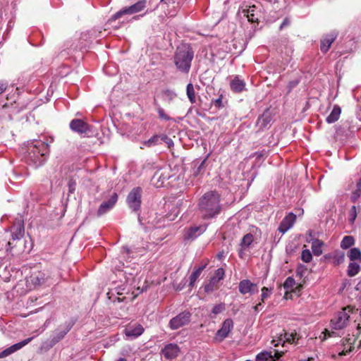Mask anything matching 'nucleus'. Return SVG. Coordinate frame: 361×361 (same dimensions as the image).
<instances>
[{
    "label": "nucleus",
    "mask_w": 361,
    "mask_h": 361,
    "mask_svg": "<svg viewBox=\"0 0 361 361\" xmlns=\"http://www.w3.org/2000/svg\"><path fill=\"white\" fill-rule=\"evenodd\" d=\"M197 209L204 220L216 218L223 209L221 195L215 190L205 192L198 201Z\"/></svg>",
    "instance_id": "obj_1"
},
{
    "label": "nucleus",
    "mask_w": 361,
    "mask_h": 361,
    "mask_svg": "<svg viewBox=\"0 0 361 361\" xmlns=\"http://www.w3.org/2000/svg\"><path fill=\"white\" fill-rule=\"evenodd\" d=\"M195 51L190 44L182 43L178 45L173 54V63L176 69L184 74H188L191 68Z\"/></svg>",
    "instance_id": "obj_2"
},
{
    "label": "nucleus",
    "mask_w": 361,
    "mask_h": 361,
    "mask_svg": "<svg viewBox=\"0 0 361 361\" xmlns=\"http://www.w3.org/2000/svg\"><path fill=\"white\" fill-rule=\"evenodd\" d=\"M49 153L48 144L41 140H36L28 145L26 161L28 164L37 168L45 162Z\"/></svg>",
    "instance_id": "obj_3"
},
{
    "label": "nucleus",
    "mask_w": 361,
    "mask_h": 361,
    "mask_svg": "<svg viewBox=\"0 0 361 361\" xmlns=\"http://www.w3.org/2000/svg\"><path fill=\"white\" fill-rule=\"evenodd\" d=\"M69 127L72 131L83 137H90L92 133V126L80 118L73 119L69 123Z\"/></svg>",
    "instance_id": "obj_4"
},
{
    "label": "nucleus",
    "mask_w": 361,
    "mask_h": 361,
    "mask_svg": "<svg viewBox=\"0 0 361 361\" xmlns=\"http://www.w3.org/2000/svg\"><path fill=\"white\" fill-rule=\"evenodd\" d=\"M351 310L349 307H344L338 312L331 320V326L334 329H342L348 323Z\"/></svg>",
    "instance_id": "obj_5"
},
{
    "label": "nucleus",
    "mask_w": 361,
    "mask_h": 361,
    "mask_svg": "<svg viewBox=\"0 0 361 361\" xmlns=\"http://www.w3.org/2000/svg\"><path fill=\"white\" fill-rule=\"evenodd\" d=\"M51 279L49 274L47 272L38 271L34 272L27 279V282L30 286V288H36L37 287L51 283Z\"/></svg>",
    "instance_id": "obj_6"
},
{
    "label": "nucleus",
    "mask_w": 361,
    "mask_h": 361,
    "mask_svg": "<svg viewBox=\"0 0 361 361\" xmlns=\"http://www.w3.org/2000/svg\"><path fill=\"white\" fill-rule=\"evenodd\" d=\"M146 6V0H140L133 5H131L128 7H124L115 14H114L109 21L112 22L120 18L124 15H130L133 13H138L142 11Z\"/></svg>",
    "instance_id": "obj_7"
},
{
    "label": "nucleus",
    "mask_w": 361,
    "mask_h": 361,
    "mask_svg": "<svg viewBox=\"0 0 361 361\" xmlns=\"http://www.w3.org/2000/svg\"><path fill=\"white\" fill-rule=\"evenodd\" d=\"M75 322L73 320H70L68 322H66L64 324L60 325L54 331V335L51 337L49 340V347L52 348L59 341H61L65 336L69 332V331L73 328Z\"/></svg>",
    "instance_id": "obj_8"
},
{
    "label": "nucleus",
    "mask_w": 361,
    "mask_h": 361,
    "mask_svg": "<svg viewBox=\"0 0 361 361\" xmlns=\"http://www.w3.org/2000/svg\"><path fill=\"white\" fill-rule=\"evenodd\" d=\"M142 188L140 187L134 188L128 195L126 202L129 208L135 212L140 211L142 203Z\"/></svg>",
    "instance_id": "obj_9"
},
{
    "label": "nucleus",
    "mask_w": 361,
    "mask_h": 361,
    "mask_svg": "<svg viewBox=\"0 0 361 361\" xmlns=\"http://www.w3.org/2000/svg\"><path fill=\"white\" fill-rule=\"evenodd\" d=\"M191 317L192 314L189 311H183L170 319L169 326L171 330H177L188 325Z\"/></svg>",
    "instance_id": "obj_10"
},
{
    "label": "nucleus",
    "mask_w": 361,
    "mask_h": 361,
    "mask_svg": "<svg viewBox=\"0 0 361 361\" xmlns=\"http://www.w3.org/2000/svg\"><path fill=\"white\" fill-rule=\"evenodd\" d=\"M144 331L143 326L138 323L129 324L125 327L123 334L128 339L132 340L141 336Z\"/></svg>",
    "instance_id": "obj_11"
},
{
    "label": "nucleus",
    "mask_w": 361,
    "mask_h": 361,
    "mask_svg": "<svg viewBox=\"0 0 361 361\" xmlns=\"http://www.w3.org/2000/svg\"><path fill=\"white\" fill-rule=\"evenodd\" d=\"M118 197L117 193L113 192L108 200L104 201L97 209V216H101L113 209L118 201Z\"/></svg>",
    "instance_id": "obj_12"
},
{
    "label": "nucleus",
    "mask_w": 361,
    "mask_h": 361,
    "mask_svg": "<svg viewBox=\"0 0 361 361\" xmlns=\"http://www.w3.org/2000/svg\"><path fill=\"white\" fill-rule=\"evenodd\" d=\"M325 260L329 261L334 267H338L345 262V255L344 252L336 250L324 255Z\"/></svg>",
    "instance_id": "obj_13"
},
{
    "label": "nucleus",
    "mask_w": 361,
    "mask_h": 361,
    "mask_svg": "<svg viewBox=\"0 0 361 361\" xmlns=\"http://www.w3.org/2000/svg\"><path fill=\"white\" fill-rule=\"evenodd\" d=\"M230 88L234 93H241L246 90V83L243 79L238 75L230 77Z\"/></svg>",
    "instance_id": "obj_14"
},
{
    "label": "nucleus",
    "mask_w": 361,
    "mask_h": 361,
    "mask_svg": "<svg viewBox=\"0 0 361 361\" xmlns=\"http://www.w3.org/2000/svg\"><path fill=\"white\" fill-rule=\"evenodd\" d=\"M239 292L245 295L249 293L250 295L258 293L259 289L257 283L251 282L249 279H243L240 281L238 284Z\"/></svg>",
    "instance_id": "obj_15"
},
{
    "label": "nucleus",
    "mask_w": 361,
    "mask_h": 361,
    "mask_svg": "<svg viewBox=\"0 0 361 361\" xmlns=\"http://www.w3.org/2000/svg\"><path fill=\"white\" fill-rule=\"evenodd\" d=\"M207 229L206 225L192 226L185 229L184 238L186 240H195Z\"/></svg>",
    "instance_id": "obj_16"
},
{
    "label": "nucleus",
    "mask_w": 361,
    "mask_h": 361,
    "mask_svg": "<svg viewBox=\"0 0 361 361\" xmlns=\"http://www.w3.org/2000/svg\"><path fill=\"white\" fill-rule=\"evenodd\" d=\"M180 353V348L176 343H169L161 350V354L168 360L176 358Z\"/></svg>",
    "instance_id": "obj_17"
},
{
    "label": "nucleus",
    "mask_w": 361,
    "mask_h": 361,
    "mask_svg": "<svg viewBox=\"0 0 361 361\" xmlns=\"http://www.w3.org/2000/svg\"><path fill=\"white\" fill-rule=\"evenodd\" d=\"M296 220V215L292 212H290L286 216L279 224L278 231L284 234L288 230H289L294 224Z\"/></svg>",
    "instance_id": "obj_18"
},
{
    "label": "nucleus",
    "mask_w": 361,
    "mask_h": 361,
    "mask_svg": "<svg viewBox=\"0 0 361 361\" xmlns=\"http://www.w3.org/2000/svg\"><path fill=\"white\" fill-rule=\"evenodd\" d=\"M13 240H19L23 237L25 233L24 223L20 219H16L11 228Z\"/></svg>",
    "instance_id": "obj_19"
},
{
    "label": "nucleus",
    "mask_w": 361,
    "mask_h": 361,
    "mask_svg": "<svg viewBox=\"0 0 361 361\" xmlns=\"http://www.w3.org/2000/svg\"><path fill=\"white\" fill-rule=\"evenodd\" d=\"M233 328V322L231 319L228 318L224 321L221 328L217 331L216 336L222 341L228 337L229 333Z\"/></svg>",
    "instance_id": "obj_20"
},
{
    "label": "nucleus",
    "mask_w": 361,
    "mask_h": 361,
    "mask_svg": "<svg viewBox=\"0 0 361 361\" xmlns=\"http://www.w3.org/2000/svg\"><path fill=\"white\" fill-rule=\"evenodd\" d=\"M247 20L252 23H258L261 16L260 9L255 5L249 6L248 8L243 11Z\"/></svg>",
    "instance_id": "obj_21"
},
{
    "label": "nucleus",
    "mask_w": 361,
    "mask_h": 361,
    "mask_svg": "<svg viewBox=\"0 0 361 361\" xmlns=\"http://www.w3.org/2000/svg\"><path fill=\"white\" fill-rule=\"evenodd\" d=\"M337 37L336 32H331L327 34L321 39L320 41V49L323 53H326L329 51L331 44L335 41Z\"/></svg>",
    "instance_id": "obj_22"
},
{
    "label": "nucleus",
    "mask_w": 361,
    "mask_h": 361,
    "mask_svg": "<svg viewBox=\"0 0 361 361\" xmlns=\"http://www.w3.org/2000/svg\"><path fill=\"white\" fill-rule=\"evenodd\" d=\"M207 158L202 161L195 160L192 163V168L191 170V176L194 178L201 176L204 172V164L206 163Z\"/></svg>",
    "instance_id": "obj_23"
},
{
    "label": "nucleus",
    "mask_w": 361,
    "mask_h": 361,
    "mask_svg": "<svg viewBox=\"0 0 361 361\" xmlns=\"http://www.w3.org/2000/svg\"><path fill=\"white\" fill-rule=\"evenodd\" d=\"M355 341V339L353 336L343 339L341 344L342 350L338 352V355L343 356L350 353L354 349L353 343Z\"/></svg>",
    "instance_id": "obj_24"
},
{
    "label": "nucleus",
    "mask_w": 361,
    "mask_h": 361,
    "mask_svg": "<svg viewBox=\"0 0 361 361\" xmlns=\"http://www.w3.org/2000/svg\"><path fill=\"white\" fill-rule=\"evenodd\" d=\"M271 120L272 118L269 113L264 112L257 118V126L259 128V130H263L268 126V125H269Z\"/></svg>",
    "instance_id": "obj_25"
},
{
    "label": "nucleus",
    "mask_w": 361,
    "mask_h": 361,
    "mask_svg": "<svg viewBox=\"0 0 361 361\" xmlns=\"http://www.w3.org/2000/svg\"><path fill=\"white\" fill-rule=\"evenodd\" d=\"M207 265V262H204V264H202L201 266H200L197 269H195V270L192 272V274H190V276L189 277V279H190L189 286L190 288H192L194 286L197 279L199 278V276L202 274V271L206 268Z\"/></svg>",
    "instance_id": "obj_26"
},
{
    "label": "nucleus",
    "mask_w": 361,
    "mask_h": 361,
    "mask_svg": "<svg viewBox=\"0 0 361 361\" xmlns=\"http://www.w3.org/2000/svg\"><path fill=\"white\" fill-rule=\"evenodd\" d=\"M341 109L338 105H334L331 114L326 117V121L328 123H333L337 121L340 117Z\"/></svg>",
    "instance_id": "obj_27"
},
{
    "label": "nucleus",
    "mask_w": 361,
    "mask_h": 361,
    "mask_svg": "<svg viewBox=\"0 0 361 361\" xmlns=\"http://www.w3.org/2000/svg\"><path fill=\"white\" fill-rule=\"evenodd\" d=\"M170 176L169 174L165 175L160 171H157L152 177V180L156 185V186L161 187L163 185L164 183L169 178Z\"/></svg>",
    "instance_id": "obj_28"
},
{
    "label": "nucleus",
    "mask_w": 361,
    "mask_h": 361,
    "mask_svg": "<svg viewBox=\"0 0 361 361\" xmlns=\"http://www.w3.org/2000/svg\"><path fill=\"white\" fill-rule=\"evenodd\" d=\"M360 262H350L348 266L347 274L350 277L355 276L360 271Z\"/></svg>",
    "instance_id": "obj_29"
},
{
    "label": "nucleus",
    "mask_w": 361,
    "mask_h": 361,
    "mask_svg": "<svg viewBox=\"0 0 361 361\" xmlns=\"http://www.w3.org/2000/svg\"><path fill=\"white\" fill-rule=\"evenodd\" d=\"M348 257L351 262H361V250L357 247L350 248L348 252Z\"/></svg>",
    "instance_id": "obj_30"
},
{
    "label": "nucleus",
    "mask_w": 361,
    "mask_h": 361,
    "mask_svg": "<svg viewBox=\"0 0 361 361\" xmlns=\"http://www.w3.org/2000/svg\"><path fill=\"white\" fill-rule=\"evenodd\" d=\"M161 135H154L147 140H145L142 145L147 147H152L161 143Z\"/></svg>",
    "instance_id": "obj_31"
},
{
    "label": "nucleus",
    "mask_w": 361,
    "mask_h": 361,
    "mask_svg": "<svg viewBox=\"0 0 361 361\" xmlns=\"http://www.w3.org/2000/svg\"><path fill=\"white\" fill-rule=\"evenodd\" d=\"M253 240H254L253 235L250 233H247L243 237V238L240 241V247H242L243 250H246L250 246V245L252 243Z\"/></svg>",
    "instance_id": "obj_32"
},
{
    "label": "nucleus",
    "mask_w": 361,
    "mask_h": 361,
    "mask_svg": "<svg viewBox=\"0 0 361 361\" xmlns=\"http://www.w3.org/2000/svg\"><path fill=\"white\" fill-rule=\"evenodd\" d=\"M355 244V238L352 235H345L343 238L340 246L343 250L350 248Z\"/></svg>",
    "instance_id": "obj_33"
},
{
    "label": "nucleus",
    "mask_w": 361,
    "mask_h": 361,
    "mask_svg": "<svg viewBox=\"0 0 361 361\" xmlns=\"http://www.w3.org/2000/svg\"><path fill=\"white\" fill-rule=\"evenodd\" d=\"M324 245L323 241L320 240H313L312 243V252L315 256H320L322 254V247Z\"/></svg>",
    "instance_id": "obj_34"
},
{
    "label": "nucleus",
    "mask_w": 361,
    "mask_h": 361,
    "mask_svg": "<svg viewBox=\"0 0 361 361\" xmlns=\"http://www.w3.org/2000/svg\"><path fill=\"white\" fill-rule=\"evenodd\" d=\"M186 94L189 101L194 104L196 102V97L194 86L192 83H188L186 87Z\"/></svg>",
    "instance_id": "obj_35"
},
{
    "label": "nucleus",
    "mask_w": 361,
    "mask_h": 361,
    "mask_svg": "<svg viewBox=\"0 0 361 361\" xmlns=\"http://www.w3.org/2000/svg\"><path fill=\"white\" fill-rule=\"evenodd\" d=\"M218 283L215 279L211 278L209 283L204 286V291L207 293H212L216 288Z\"/></svg>",
    "instance_id": "obj_36"
},
{
    "label": "nucleus",
    "mask_w": 361,
    "mask_h": 361,
    "mask_svg": "<svg viewBox=\"0 0 361 361\" xmlns=\"http://www.w3.org/2000/svg\"><path fill=\"white\" fill-rule=\"evenodd\" d=\"M34 337L27 338L19 343H17L11 346L12 350L13 353L16 352L17 350L21 349L23 347L28 344Z\"/></svg>",
    "instance_id": "obj_37"
},
{
    "label": "nucleus",
    "mask_w": 361,
    "mask_h": 361,
    "mask_svg": "<svg viewBox=\"0 0 361 361\" xmlns=\"http://www.w3.org/2000/svg\"><path fill=\"white\" fill-rule=\"evenodd\" d=\"M270 358H272L271 352L264 350L256 355L255 361H267Z\"/></svg>",
    "instance_id": "obj_38"
},
{
    "label": "nucleus",
    "mask_w": 361,
    "mask_h": 361,
    "mask_svg": "<svg viewBox=\"0 0 361 361\" xmlns=\"http://www.w3.org/2000/svg\"><path fill=\"white\" fill-rule=\"evenodd\" d=\"M312 259V255L310 250L305 249L302 251L301 253V259L305 262L309 263L311 262Z\"/></svg>",
    "instance_id": "obj_39"
},
{
    "label": "nucleus",
    "mask_w": 361,
    "mask_h": 361,
    "mask_svg": "<svg viewBox=\"0 0 361 361\" xmlns=\"http://www.w3.org/2000/svg\"><path fill=\"white\" fill-rule=\"evenodd\" d=\"M226 310V305L224 302H221L218 305H216L214 306L212 314H213L214 316L223 312Z\"/></svg>",
    "instance_id": "obj_40"
},
{
    "label": "nucleus",
    "mask_w": 361,
    "mask_h": 361,
    "mask_svg": "<svg viewBox=\"0 0 361 361\" xmlns=\"http://www.w3.org/2000/svg\"><path fill=\"white\" fill-rule=\"evenodd\" d=\"M357 218V208L355 206H353L348 213V220L350 224H354Z\"/></svg>",
    "instance_id": "obj_41"
},
{
    "label": "nucleus",
    "mask_w": 361,
    "mask_h": 361,
    "mask_svg": "<svg viewBox=\"0 0 361 361\" xmlns=\"http://www.w3.org/2000/svg\"><path fill=\"white\" fill-rule=\"evenodd\" d=\"M262 294H261V301L264 302L266 299L270 297L272 293L271 288H268L267 287H263L262 288Z\"/></svg>",
    "instance_id": "obj_42"
},
{
    "label": "nucleus",
    "mask_w": 361,
    "mask_h": 361,
    "mask_svg": "<svg viewBox=\"0 0 361 361\" xmlns=\"http://www.w3.org/2000/svg\"><path fill=\"white\" fill-rule=\"evenodd\" d=\"M295 279L291 277V276H288L284 283H283V288L284 289L286 290H290L293 288V286H295Z\"/></svg>",
    "instance_id": "obj_43"
},
{
    "label": "nucleus",
    "mask_w": 361,
    "mask_h": 361,
    "mask_svg": "<svg viewBox=\"0 0 361 361\" xmlns=\"http://www.w3.org/2000/svg\"><path fill=\"white\" fill-rule=\"evenodd\" d=\"M157 113L159 114V117L163 120H165V121H171V120H173L172 118H171L169 116H168L164 110L160 106H158L157 108Z\"/></svg>",
    "instance_id": "obj_44"
},
{
    "label": "nucleus",
    "mask_w": 361,
    "mask_h": 361,
    "mask_svg": "<svg viewBox=\"0 0 361 361\" xmlns=\"http://www.w3.org/2000/svg\"><path fill=\"white\" fill-rule=\"evenodd\" d=\"M225 271L223 268H219L216 270L215 274L212 278L215 279L217 282H219L224 277Z\"/></svg>",
    "instance_id": "obj_45"
},
{
    "label": "nucleus",
    "mask_w": 361,
    "mask_h": 361,
    "mask_svg": "<svg viewBox=\"0 0 361 361\" xmlns=\"http://www.w3.org/2000/svg\"><path fill=\"white\" fill-rule=\"evenodd\" d=\"M163 94L164 97V99H167L169 102L172 101L176 97V94L171 90H164Z\"/></svg>",
    "instance_id": "obj_46"
},
{
    "label": "nucleus",
    "mask_w": 361,
    "mask_h": 361,
    "mask_svg": "<svg viewBox=\"0 0 361 361\" xmlns=\"http://www.w3.org/2000/svg\"><path fill=\"white\" fill-rule=\"evenodd\" d=\"M361 195V190L356 188V189L352 192L350 200L353 202H355Z\"/></svg>",
    "instance_id": "obj_47"
},
{
    "label": "nucleus",
    "mask_w": 361,
    "mask_h": 361,
    "mask_svg": "<svg viewBox=\"0 0 361 361\" xmlns=\"http://www.w3.org/2000/svg\"><path fill=\"white\" fill-rule=\"evenodd\" d=\"M161 141L165 142L169 148L173 147L174 145L173 141L168 135L165 134L161 135Z\"/></svg>",
    "instance_id": "obj_48"
},
{
    "label": "nucleus",
    "mask_w": 361,
    "mask_h": 361,
    "mask_svg": "<svg viewBox=\"0 0 361 361\" xmlns=\"http://www.w3.org/2000/svg\"><path fill=\"white\" fill-rule=\"evenodd\" d=\"M296 334L294 333H285L284 338L285 341L288 343H294Z\"/></svg>",
    "instance_id": "obj_49"
},
{
    "label": "nucleus",
    "mask_w": 361,
    "mask_h": 361,
    "mask_svg": "<svg viewBox=\"0 0 361 361\" xmlns=\"http://www.w3.org/2000/svg\"><path fill=\"white\" fill-rule=\"evenodd\" d=\"M76 182L73 179H70L68 183L69 193H73L75 190Z\"/></svg>",
    "instance_id": "obj_50"
},
{
    "label": "nucleus",
    "mask_w": 361,
    "mask_h": 361,
    "mask_svg": "<svg viewBox=\"0 0 361 361\" xmlns=\"http://www.w3.org/2000/svg\"><path fill=\"white\" fill-rule=\"evenodd\" d=\"M318 240V239L315 238V235H314L313 231L312 230H309L307 233L306 241L307 243H312L313 240Z\"/></svg>",
    "instance_id": "obj_51"
},
{
    "label": "nucleus",
    "mask_w": 361,
    "mask_h": 361,
    "mask_svg": "<svg viewBox=\"0 0 361 361\" xmlns=\"http://www.w3.org/2000/svg\"><path fill=\"white\" fill-rule=\"evenodd\" d=\"M306 267L303 264H299L296 269V274L297 275L300 276V277H302L305 273V271H306Z\"/></svg>",
    "instance_id": "obj_52"
},
{
    "label": "nucleus",
    "mask_w": 361,
    "mask_h": 361,
    "mask_svg": "<svg viewBox=\"0 0 361 361\" xmlns=\"http://www.w3.org/2000/svg\"><path fill=\"white\" fill-rule=\"evenodd\" d=\"M213 104L217 109H221L224 107V104L222 102V95H221L219 98L214 99L213 101Z\"/></svg>",
    "instance_id": "obj_53"
},
{
    "label": "nucleus",
    "mask_w": 361,
    "mask_h": 361,
    "mask_svg": "<svg viewBox=\"0 0 361 361\" xmlns=\"http://www.w3.org/2000/svg\"><path fill=\"white\" fill-rule=\"evenodd\" d=\"M13 353L11 346L0 353V358L7 357Z\"/></svg>",
    "instance_id": "obj_54"
},
{
    "label": "nucleus",
    "mask_w": 361,
    "mask_h": 361,
    "mask_svg": "<svg viewBox=\"0 0 361 361\" xmlns=\"http://www.w3.org/2000/svg\"><path fill=\"white\" fill-rule=\"evenodd\" d=\"M290 24V20H289V18H285L283 19V22L281 23V25L279 27V29L282 30L284 27L288 26Z\"/></svg>",
    "instance_id": "obj_55"
},
{
    "label": "nucleus",
    "mask_w": 361,
    "mask_h": 361,
    "mask_svg": "<svg viewBox=\"0 0 361 361\" xmlns=\"http://www.w3.org/2000/svg\"><path fill=\"white\" fill-rule=\"evenodd\" d=\"M8 83L5 81H0V94L4 92L7 88Z\"/></svg>",
    "instance_id": "obj_56"
},
{
    "label": "nucleus",
    "mask_w": 361,
    "mask_h": 361,
    "mask_svg": "<svg viewBox=\"0 0 361 361\" xmlns=\"http://www.w3.org/2000/svg\"><path fill=\"white\" fill-rule=\"evenodd\" d=\"M263 306L262 301L259 303H257L256 305L253 307V309L255 312H258L259 311L262 310Z\"/></svg>",
    "instance_id": "obj_57"
},
{
    "label": "nucleus",
    "mask_w": 361,
    "mask_h": 361,
    "mask_svg": "<svg viewBox=\"0 0 361 361\" xmlns=\"http://www.w3.org/2000/svg\"><path fill=\"white\" fill-rule=\"evenodd\" d=\"M244 250H243L242 247H240V250H239L238 252V255L240 258H243V255H244Z\"/></svg>",
    "instance_id": "obj_58"
},
{
    "label": "nucleus",
    "mask_w": 361,
    "mask_h": 361,
    "mask_svg": "<svg viewBox=\"0 0 361 361\" xmlns=\"http://www.w3.org/2000/svg\"><path fill=\"white\" fill-rule=\"evenodd\" d=\"M123 250L126 252L127 254L130 253V248L127 246L123 247Z\"/></svg>",
    "instance_id": "obj_59"
},
{
    "label": "nucleus",
    "mask_w": 361,
    "mask_h": 361,
    "mask_svg": "<svg viewBox=\"0 0 361 361\" xmlns=\"http://www.w3.org/2000/svg\"><path fill=\"white\" fill-rule=\"evenodd\" d=\"M356 188H357L361 190V178H360L358 182L357 183Z\"/></svg>",
    "instance_id": "obj_60"
},
{
    "label": "nucleus",
    "mask_w": 361,
    "mask_h": 361,
    "mask_svg": "<svg viewBox=\"0 0 361 361\" xmlns=\"http://www.w3.org/2000/svg\"><path fill=\"white\" fill-rule=\"evenodd\" d=\"M314 359L312 357H308L307 359H302V360H300L298 361H312Z\"/></svg>",
    "instance_id": "obj_61"
},
{
    "label": "nucleus",
    "mask_w": 361,
    "mask_h": 361,
    "mask_svg": "<svg viewBox=\"0 0 361 361\" xmlns=\"http://www.w3.org/2000/svg\"><path fill=\"white\" fill-rule=\"evenodd\" d=\"M357 117L359 118V119L361 120V106H360V112H357Z\"/></svg>",
    "instance_id": "obj_62"
},
{
    "label": "nucleus",
    "mask_w": 361,
    "mask_h": 361,
    "mask_svg": "<svg viewBox=\"0 0 361 361\" xmlns=\"http://www.w3.org/2000/svg\"><path fill=\"white\" fill-rule=\"evenodd\" d=\"M138 221H139L140 224H142V220L140 217V214H138Z\"/></svg>",
    "instance_id": "obj_63"
},
{
    "label": "nucleus",
    "mask_w": 361,
    "mask_h": 361,
    "mask_svg": "<svg viewBox=\"0 0 361 361\" xmlns=\"http://www.w3.org/2000/svg\"><path fill=\"white\" fill-rule=\"evenodd\" d=\"M326 332L328 333V336H331V334L329 331L326 330Z\"/></svg>",
    "instance_id": "obj_64"
}]
</instances>
